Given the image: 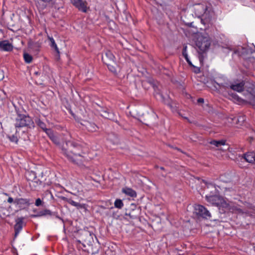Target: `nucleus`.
<instances>
[{
    "label": "nucleus",
    "mask_w": 255,
    "mask_h": 255,
    "mask_svg": "<svg viewBox=\"0 0 255 255\" xmlns=\"http://www.w3.org/2000/svg\"><path fill=\"white\" fill-rule=\"evenodd\" d=\"M85 126L86 128L90 131L93 132L96 130L97 126L94 123L87 122Z\"/></svg>",
    "instance_id": "nucleus-23"
},
{
    "label": "nucleus",
    "mask_w": 255,
    "mask_h": 255,
    "mask_svg": "<svg viewBox=\"0 0 255 255\" xmlns=\"http://www.w3.org/2000/svg\"><path fill=\"white\" fill-rule=\"evenodd\" d=\"M14 204L21 210L27 208L31 203L29 199L20 198L15 199Z\"/></svg>",
    "instance_id": "nucleus-9"
},
{
    "label": "nucleus",
    "mask_w": 255,
    "mask_h": 255,
    "mask_svg": "<svg viewBox=\"0 0 255 255\" xmlns=\"http://www.w3.org/2000/svg\"><path fill=\"white\" fill-rule=\"evenodd\" d=\"M71 3L74 5L79 11L86 13L89 9L88 7V3L86 0H70Z\"/></svg>",
    "instance_id": "nucleus-8"
},
{
    "label": "nucleus",
    "mask_w": 255,
    "mask_h": 255,
    "mask_svg": "<svg viewBox=\"0 0 255 255\" xmlns=\"http://www.w3.org/2000/svg\"><path fill=\"white\" fill-rule=\"evenodd\" d=\"M59 198L62 200H63L65 202H68V203L70 204L71 205L77 207L78 209L82 208L83 207V206L81 204L74 201L71 198H68L64 196H60V197H59Z\"/></svg>",
    "instance_id": "nucleus-17"
},
{
    "label": "nucleus",
    "mask_w": 255,
    "mask_h": 255,
    "mask_svg": "<svg viewBox=\"0 0 255 255\" xmlns=\"http://www.w3.org/2000/svg\"><path fill=\"white\" fill-rule=\"evenodd\" d=\"M23 217L18 218L15 220L16 224L14 225V228L15 231V237H16L20 231L22 230L23 224Z\"/></svg>",
    "instance_id": "nucleus-12"
},
{
    "label": "nucleus",
    "mask_w": 255,
    "mask_h": 255,
    "mask_svg": "<svg viewBox=\"0 0 255 255\" xmlns=\"http://www.w3.org/2000/svg\"><path fill=\"white\" fill-rule=\"evenodd\" d=\"M228 148H229V147L228 146L227 149H222V148H220V149L224 151V150H226Z\"/></svg>",
    "instance_id": "nucleus-41"
},
{
    "label": "nucleus",
    "mask_w": 255,
    "mask_h": 255,
    "mask_svg": "<svg viewBox=\"0 0 255 255\" xmlns=\"http://www.w3.org/2000/svg\"><path fill=\"white\" fill-rule=\"evenodd\" d=\"M13 49L12 45L8 40L0 41V50L4 51H11Z\"/></svg>",
    "instance_id": "nucleus-13"
},
{
    "label": "nucleus",
    "mask_w": 255,
    "mask_h": 255,
    "mask_svg": "<svg viewBox=\"0 0 255 255\" xmlns=\"http://www.w3.org/2000/svg\"><path fill=\"white\" fill-rule=\"evenodd\" d=\"M62 153L70 162L78 165L82 164L84 157L82 155L81 145L75 140H69L61 146Z\"/></svg>",
    "instance_id": "nucleus-1"
},
{
    "label": "nucleus",
    "mask_w": 255,
    "mask_h": 255,
    "mask_svg": "<svg viewBox=\"0 0 255 255\" xmlns=\"http://www.w3.org/2000/svg\"><path fill=\"white\" fill-rule=\"evenodd\" d=\"M215 83H216V84L218 85L219 86H220V85L219 84H218V83H217V82H215ZM221 86H223V87H224V85H223V84H222L221 85Z\"/></svg>",
    "instance_id": "nucleus-42"
},
{
    "label": "nucleus",
    "mask_w": 255,
    "mask_h": 255,
    "mask_svg": "<svg viewBox=\"0 0 255 255\" xmlns=\"http://www.w3.org/2000/svg\"><path fill=\"white\" fill-rule=\"evenodd\" d=\"M8 137L11 141L15 142L16 143H17L18 140V138L16 136H15L14 135H9Z\"/></svg>",
    "instance_id": "nucleus-33"
},
{
    "label": "nucleus",
    "mask_w": 255,
    "mask_h": 255,
    "mask_svg": "<svg viewBox=\"0 0 255 255\" xmlns=\"http://www.w3.org/2000/svg\"><path fill=\"white\" fill-rule=\"evenodd\" d=\"M197 102L198 103H204V99L203 98H199L197 100Z\"/></svg>",
    "instance_id": "nucleus-40"
},
{
    "label": "nucleus",
    "mask_w": 255,
    "mask_h": 255,
    "mask_svg": "<svg viewBox=\"0 0 255 255\" xmlns=\"http://www.w3.org/2000/svg\"><path fill=\"white\" fill-rule=\"evenodd\" d=\"M79 243L86 247V245H90L93 241L94 234L88 230H82L79 232Z\"/></svg>",
    "instance_id": "nucleus-5"
},
{
    "label": "nucleus",
    "mask_w": 255,
    "mask_h": 255,
    "mask_svg": "<svg viewBox=\"0 0 255 255\" xmlns=\"http://www.w3.org/2000/svg\"><path fill=\"white\" fill-rule=\"evenodd\" d=\"M114 206L117 208L121 209L124 206V204L122 200L116 199L114 203Z\"/></svg>",
    "instance_id": "nucleus-27"
},
{
    "label": "nucleus",
    "mask_w": 255,
    "mask_h": 255,
    "mask_svg": "<svg viewBox=\"0 0 255 255\" xmlns=\"http://www.w3.org/2000/svg\"><path fill=\"white\" fill-rule=\"evenodd\" d=\"M244 83L242 82L239 83L232 84L230 86V87L234 91L241 92L243 91L244 89Z\"/></svg>",
    "instance_id": "nucleus-18"
},
{
    "label": "nucleus",
    "mask_w": 255,
    "mask_h": 255,
    "mask_svg": "<svg viewBox=\"0 0 255 255\" xmlns=\"http://www.w3.org/2000/svg\"><path fill=\"white\" fill-rule=\"evenodd\" d=\"M246 118L244 116H240L238 117H234L233 120H235L237 124L242 125L245 121Z\"/></svg>",
    "instance_id": "nucleus-26"
},
{
    "label": "nucleus",
    "mask_w": 255,
    "mask_h": 255,
    "mask_svg": "<svg viewBox=\"0 0 255 255\" xmlns=\"http://www.w3.org/2000/svg\"><path fill=\"white\" fill-rule=\"evenodd\" d=\"M230 210H231L232 212L238 214H249L250 213L249 211L244 210L243 209L240 208L239 205H234L230 208Z\"/></svg>",
    "instance_id": "nucleus-16"
},
{
    "label": "nucleus",
    "mask_w": 255,
    "mask_h": 255,
    "mask_svg": "<svg viewBox=\"0 0 255 255\" xmlns=\"http://www.w3.org/2000/svg\"><path fill=\"white\" fill-rule=\"evenodd\" d=\"M26 178L30 181L31 183H35L37 185H40L41 182L37 178L36 174L34 172H28L26 175Z\"/></svg>",
    "instance_id": "nucleus-14"
},
{
    "label": "nucleus",
    "mask_w": 255,
    "mask_h": 255,
    "mask_svg": "<svg viewBox=\"0 0 255 255\" xmlns=\"http://www.w3.org/2000/svg\"><path fill=\"white\" fill-rule=\"evenodd\" d=\"M210 144L215 145L216 147H220L221 145H225L226 144V140H212L209 142Z\"/></svg>",
    "instance_id": "nucleus-22"
},
{
    "label": "nucleus",
    "mask_w": 255,
    "mask_h": 255,
    "mask_svg": "<svg viewBox=\"0 0 255 255\" xmlns=\"http://www.w3.org/2000/svg\"><path fill=\"white\" fill-rule=\"evenodd\" d=\"M115 57L112 52L110 50H106L104 56L102 57V60L104 63L109 64V63H115Z\"/></svg>",
    "instance_id": "nucleus-11"
},
{
    "label": "nucleus",
    "mask_w": 255,
    "mask_h": 255,
    "mask_svg": "<svg viewBox=\"0 0 255 255\" xmlns=\"http://www.w3.org/2000/svg\"><path fill=\"white\" fill-rule=\"evenodd\" d=\"M123 192L131 197H135L136 196V192L131 188H125L123 189Z\"/></svg>",
    "instance_id": "nucleus-21"
},
{
    "label": "nucleus",
    "mask_w": 255,
    "mask_h": 255,
    "mask_svg": "<svg viewBox=\"0 0 255 255\" xmlns=\"http://www.w3.org/2000/svg\"><path fill=\"white\" fill-rule=\"evenodd\" d=\"M108 138L110 140L112 141V142L114 144H117L119 142V139H118V137L117 136V135H116L114 134L109 135L108 136Z\"/></svg>",
    "instance_id": "nucleus-28"
},
{
    "label": "nucleus",
    "mask_w": 255,
    "mask_h": 255,
    "mask_svg": "<svg viewBox=\"0 0 255 255\" xmlns=\"http://www.w3.org/2000/svg\"><path fill=\"white\" fill-rule=\"evenodd\" d=\"M160 168L161 170H163V169H164V168H163V167H161Z\"/></svg>",
    "instance_id": "nucleus-43"
},
{
    "label": "nucleus",
    "mask_w": 255,
    "mask_h": 255,
    "mask_svg": "<svg viewBox=\"0 0 255 255\" xmlns=\"http://www.w3.org/2000/svg\"><path fill=\"white\" fill-rule=\"evenodd\" d=\"M23 58L27 63H30L32 60V57L28 53H24Z\"/></svg>",
    "instance_id": "nucleus-29"
},
{
    "label": "nucleus",
    "mask_w": 255,
    "mask_h": 255,
    "mask_svg": "<svg viewBox=\"0 0 255 255\" xmlns=\"http://www.w3.org/2000/svg\"><path fill=\"white\" fill-rule=\"evenodd\" d=\"M47 215H52L53 213L49 210H44L39 212L38 216H45Z\"/></svg>",
    "instance_id": "nucleus-32"
},
{
    "label": "nucleus",
    "mask_w": 255,
    "mask_h": 255,
    "mask_svg": "<svg viewBox=\"0 0 255 255\" xmlns=\"http://www.w3.org/2000/svg\"><path fill=\"white\" fill-rule=\"evenodd\" d=\"M205 198L207 202L217 207L222 206L223 207H227L228 206L227 203L224 200L218 195H206Z\"/></svg>",
    "instance_id": "nucleus-6"
},
{
    "label": "nucleus",
    "mask_w": 255,
    "mask_h": 255,
    "mask_svg": "<svg viewBox=\"0 0 255 255\" xmlns=\"http://www.w3.org/2000/svg\"><path fill=\"white\" fill-rule=\"evenodd\" d=\"M195 210L196 214L203 218L210 220L211 221H220L219 219L213 217L209 211L202 205H196Z\"/></svg>",
    "instance_id": "nucleus-4"
},
{
    "label": "nucleus",
    "mask_w": 255,
    "mask_h": 255,
    "mask_svg": "<svg viewBox=\"0 0 255 255\" xmlns=\"http://www.w3.org/2000/svg\"><path fill=\"white\" fill-rule=\"evenodd\" d=\"M109 68V69L113 73H116L117 70L115 66L116 65L115 62V63H109V64H106Z\"/></svg>",
    "instance_id": "nucleus-30"
},
{
    "label": "nucleus",
    "mask_w": 255,
    "mask_h": 255,
    "mask_svg": "<svg viewBox=\"0 0 255 255\" xmlns=\"http://www.w3.org/2000/svg\"><path fill=\"white\" fill-rule=\"evenodd\" d=\"M36 123L37 126L39 127L45 132H46V130H49L50 129L47 128H46V124L40 119H38L37 121H36Z\"/></svg>",
    "instance_id": "nucleus-25"
},
{
    "label": "nucleus",
    "mask_w": 255,
    "mask_h": 255,
    "mask_svg": "<svg viewBox=\"0 0 255 255\" xmlns=\"http://www.w3.org/2000/svg\"><path fill=\"white\" fill-rule=\"evenodd\" d=\"M48 39H49V40L50 41V42L49 44L50 46H51V47L54 49V50H55V51L56 52V53L57 54V56L58 57H59L60 51H59V49L55 42L54 39H53V37H50L49 36H48Z\"/></svg>",
    "instance_id": "nucleus-20"
},
{
    "label": "nucleus",
    "mask_w": 255,
    "mask_h": 255,
    "mask_svg": "<svg viewBox=\"0 0 255 255\" xmlns=\"http://www.w3.org/2000/svg\"><path fill=\"white\" fill-rule=\"evenodd\" d=\"M4 78L3 72L2 70H0V81L2 80Z\"/></svg>",
    "instance_id": "nucleus-37"
},
{
    "label": "nucleus",
    "mask_w": 255,
    "mask_h": 255,
    "mask_svg": "<svg viewBox=\"0 0 255 255\" xmlns=\"http://www.w3.org/2000/svg\"><path fill=\"white\" fill-rule=\"evenodd\" d=\"M186 48H187L186 46L184 47L183 51H182V54H183V56H184V57L186 60L187 62L188 63V64L189 65H192L191 62L189 61V60L188 59V55L186 52Z\"/></svg>",
    "instance_id": "nucleus-31"
},
{
    "label": "nucleus",
    "mask_w": 255,
    "mask_h": 255,
    "mask_svg": "<svg viewBox=\"0 0 255 255\" xmlns=\"http://www.w3.org/2000/svg\"><path fill=\"white\" fill-rule=\"evenodd\" d=\"M211 44L210 39L208 36L198 35L196 40V45L201 52L207 51Z\"/></svg>",
    "instance_id": "nucleus-3"
},
{
    "label": "nucleus",
    "mask_w": 255,
    "mask_h": 255,
    "mask_svg": "<svg viewBox=\"0 0 255 255\" xmlns=\"http://www.w3.org/2000/svg\"><path fill=\"white\" fill-rule=\"evenodd\" d=\"M15 115H13V118L11 117V119H14V125L16 129L25 128L28 129H32L35 127L31 118L28 115L22 114L20 109L15 107Z\"/></svg>",
    "instance_id": "nucleus-2"
},
{
    "label": "nucleus",
    "mask_w": 255,
    "mask_h": 255,
    "mask_svg": "<svg viewBox=\"0 0 255 255\" xmlns=\"http://www.w3.org/2000/svg\"><path fill=\"white\" fill-rule=\"evenodd\" d=\"M14 200H13V199L12 198V197H9L7 199V202L9 203H11L12 202L14 203Z\"/></svg>",
    "instance_id": "nucleus-39"
},
{
    "label": "nucleus",
    "mask_w": 255,
    "mask_h": 255,
    "mask_svg": "<svg viewBox=\"0 0 255 255\" xmlns=\"http://www.w3.org/2000/svg\"><path fill=\"white\" fill-rule=\"evenodd\" d=\"M133 212L134 211H132V212H130L128 213H126V215L128 216L130 219H135L137 218V215L134 214Z\"/></svg>",
    "instance_id": "nucleus-35"
},
{
    "label": "nucleus",
    "mask_w": 255,
    "mask_h": 255,
    "mask_svg": "<svg viewBox=\"0 0 255 255\" xmlns=\"http://www.w3.org/2000/svg\"><path fill=\"white\" fill-rule=\"evenodd\" d=\"M97 110L102 117L110 120L115 121V116L114 114L107 108H104L100 106L99 109H98Z\"/></svg>",
    "instance_id": "nucleus-10"
},
{
    "label": "nucleus",
    "mask_w": 255,
    "mask_h": 255,
    "mask_svg": "<svg viewBox=\"0 0 255 255\" xmlns=\"http://www.w3.org/2000/svg\"><path fill=\"white\" fill-rule=\"evenodd\" d=\"M42 204V202L40 198H38L36 200L35 203V206L38 207V206L41 205Z\"/></svg>",
    "instance_id": "nucleus-36"
},
{
    "label": "nucleus",
    "mask_w": 255,
    "mask_h": 255,
    "mask_svg": "<svg viewBox=\"0 0 255 255\" xmlns=\"http://www.w3.org/2000/svg\"><path fill=\"white\" fill-rule=\"evenodd\" d=\"M231 96L233 99L236 100L237 102H241L242 101V99L236 94L232 93Z\"/></svg>",
    "instance_id": "nucleus-34"
},
{
    "label": "nucleus",
    "mask_w": 255,
    "mask_h": 255,
    "mask_svg": "<svg viewBox=\"0 0 255 255\" xmlns=\"http://www.w3.org/2000/svg\"><path fill=\"white\" fill-rule=\"evenodd\" d=\"M45 133L55 143L58 144L59 143L57 137L55 135L53 131L50 128L49 130H46Z\"/></svg>",
    "instance_id": "nucleus-19"
},
{
    "label": "nucleus",
    "mask_w": 255,
    "mask_h": 255,
    "mask_svg": "<svg viewBox=\"0 0 255 255\" xmlns=\"http://www.w3.org/2000/svg\"><path fill=\"white\" fill-rule=\"evenodd\" d=\"M243 158L249 163H254L255 162V153L254 152H247L242 156Z\"/></svg>",
    "instance_id": "nucleus-15"
},
{
    "label": "nucleus",
    "mask_w": 255,
    "mask_h": 255,
    "mask_svg": "<svg viewBox=\"0 0 255 255\" xmlns=\"http://www.w3.org/2000/svg\"><path fill=\"white\" fill-rule=\"evenodd\" d=\"M168 106L170 107V108L172 110L174 111L176 110L175 107H174L171 104L169 103L168 104Z\"/></svg>",
    "instance_id": "nucleus-38"
},
{
    "label": "nucleus",
    "mask_w": 255,
    "mask_h": 255,
    "mask_svg": "<svg viewBox=\"0 0 255 255\" xmlns=\"http://www.w3.org/2000/svg\"><path fill=\"white\" fill-rule=\"evenodd\" d=\"M213 188L215 189V190H216V189H215V187H213Z\"/></svg>",
    "instance_id": "nucleus-44"
},
{
    "label": "nucleus",
    "mask_w": 255,
    "mask_h": 255,
    "mask_svg": "<svg viewBox=\"0 0 255 255\" xmlns=\"http://www.w3.org/2000/svg\"><path fill=\"white\" fill-rule=\"evenodd\" d=\"M195 13L198 17L206 18L207 15V7L202 4H197L195 5Z\"/></svg>",
    "instance_id": "nucleus-7"
},
{
    "label": "nucleus",
    "mask_w": 255,
    "mask_h": 255,
    "mask_svg": "<svg viewBox=\"0 0 255 255\" xmlns=\"http://www.w3.org/2000/svg\"><path fill=\"white\" fill-rule=\"evenodd\" d=\"M244 210H248L250 212L249 214H247L249 216H252L253 214H255V207L253 206L252 204H247L246 209H243Z\"/></svg>",
    "instance_id": "nucleus-24"
}]
</instances>
